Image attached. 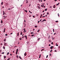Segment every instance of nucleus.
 Returning <instances> with one entry per match:
<instances>
[{
  "label": "nucleus",
  "instance_id": "1",
  "mask_svg": "<svg viewBox=\"0 0 60 60\" xmlns=\"http://www.w3.org/2000/svg\"><path fill=\"white\" fill-rule=\"evenodd\" d=\"M18 50H19V49H16V55H17V54H18Z\"/></svg>",
  "mask_w": 60,
  "mask_h": 60
},
{
  "label": "nucleus",
  "instance_id": "2",
  "mask_svg": "<svg viewBox=\"0 0 60 60\" xmlns=\"http://www.w3.org/2000/svg\"><path fill=\"white\" fill-rule=\"evenodd\" d=\"M24 37H25V38H27V36L26 35H25L24 36H23L22 37V38H24Z\"/></svg>",
  "mask_w": 60,
  "mask_h": 60
},
{
  "label": "nucleus",
  "instance_id": "3",
  "mask_svg": "<svg viewBox=\"0 0 60 60\" xmlns=\"http://www.w3.org/2000/svg\"><path fill=\"white\" fill-rule=\"evenodd\" d=\"M53 48H54V47L53 46H52L50 47V49H52Z\"/></svg>",
  "mask_w": 60,
  "mask_h": 60
},
{
  "label": "nucleus",
  "instance_id": "4",
  "mask_svg": "<svg viewBox=\"0 0 60 60\" xmlns=\"http://www.w3.org/2000/svg\"><path fill=\"white\" fill-rule=\"evenodd\" d=\"M7 43L5 42L4 44V46H5L6 45H7Z\"/></svg>",
  "mask_w": 60,
  "mask_h": 60
},
{
  "label": "nucleus",
  "instance_id": "5",
  "mask_svg": "<svg viewBox=\"0 0 60 60\" xmlns=\"http://www.w3.org/2000/svg\"><path fill=\"white\" fill-rule=\"evenodd\" d=\"M26 29H23V30H24V31H23V32H24V33H25V32H26Z\"/></svg>",
  "mask_w": 60,
  "mask_h": 60
},
{
  "label": "nucleus",
  "instance_id": "6",
  "mask_svg": "<svg viewBox=\"0 0 60 60\" xmlns=\"http://www.w3.org/2000/svg\"><path fill=\"white\" fill-rule=\"evenodd\" d=\"M5 14V12H4V11H3V15H4Z\"/></svg>",
  "mask_w": 60,
  "mask_h": 60
},
{
  "label": "nucleus",
  "instance_id": "7",
  "mask_svg": "<svg viewBox=\"0 0 60 60\" xmlns=\"http://www.w3.org/2000/svg\"><path fill=\"white\" fill-rule=\"evenodd\" d=\"M24 55L25 56H26V53L25 52L24 54Z\"/></svg>",
  "mask_w": 60,
  "mask_h": 60
},
{
  "label": "nucleus",
  "instance_id": "8",
  "mask_svg": "<svg viewBox=\"0 0 60 60\" xmlns=\"http://www.w3.org/2000/svg\"><path fill=\"white\" fill-rule=\"evenodd\" d=\"M17 36H18L19 35V33H18L17 34Z\"/></svg>",
  "mask_w": 60,
  "mask_h": 60
},
{
  "label": "nucleus",
  "instance_id": "9",
  "mask_svg": "<svg viewBox=\"0 0 60 60\" xmlns=\"http://www.w3.org/2000/svg\"><path fill=\"white\" fill-rule=\"evenodd\" d=\"M5 28L4 29V32H5Z\"/></svg>",
  "mask_w": 60,
  "mask_h": 60
},
{
  "label": "nucleus",
  "instance_id": "10",
  "mask_svg": "<svg viewBox=\"0 0 60 60\" xmlns=\"http://www.w3.org/2000/svg\"><path fill=\"white\" fill-rule=\"evenodd\" d=\"M41 55H39V58H41Z\"/></svg>",
  "mask_w": 60,
  "mask_h": 60
},
{
  "label": "nucleus",
  "instance_id": "11",
  "mask_svg": "<svg viewBox=\"0 0 60 60\" xmlns=\"http://www.w3.org/2000/svg\"><path fill=\"white\" fill-rule=\"evenodd\" d=\"M19 57L20 59H22V58H21V56H19Z\"/></svg>",
  "mask_w": 60,
  "mask_h": 60
},
{
  "label": "nucleus",
  "instance_id": "12",
  "mask_svg": "<svg viewBox=\"0 0 60 60\" xmlns=\"http://www.w3.org/2000/svg\"><path fill=\"white\" fill-rule=\"evenodd\" d=\"M9 54H10V53L9 52H8L7 54V55H8Z\"/></svg>",
  "mask_w": 60,
  "mask_h": 60
},
{
  "label": "nucleus",
  "instance_id": "13",
  "mask_svg": "<svg viewBox=\"0 0 60 60\" xmlns=\"http://www.w3.org/2000/svg\"><path fill=\"white\" fill-rule=\"evenodd\" d=\"M59 3L58 4H56V6H57V5H59Z\"/></svg>",
  "mask_w": 60,
  "mask_h": 60
},
{
  "label": "nucleus",
  "instance_id": "14",
  "mask_svg": "<svg viewBox=\"0 0 60 60\" xmlns=\"http://www.w3.org/2000/svg\"><path fill=\"white\" fill-rule=\"evenodd\" d=\"M53 8H56V7H55V5H54L53 6Z\"/></svg>",
  "mask_w": 60,
  "mask_h": 60
},
{
  "label": "nucleus",
  "instance_id": "15",
  "mask_svg": "<svg viewBox=\"0 0 60 60\" xmlns=\"http://www.w3.org/2000/svg\"><path fill=\"white\" fill-rule=\"evenodd\" d=\"M1 23H3V20H1Z\"/></svg>",
  "mask_w": 60,
  "mask_h": 60
},
{
  "label": "nucleus",
  "instance_id": "16",
  "mask_svg": "<svg viewBox=\"0 0 60 60\" xmlns=\"http://www.w3.org/2000/svg\"><path fill=\"white\" fill-rule=\"evenodd\" d=\"M28 3V1H27L26 2V4H27V3Z\"/></svg>",
  "mask_w": 60,
  "mask_h": 60
},
{
  "label": "nucleus",
  "instance_id": "17",
  "mask_svg": "<svg viewBox=\"0 0 60 60\" xmlns=\"http://www.w3.org/2000/svg\"><path fill=\"white\" fill-rule=\"evenodd\" d=\"M5 47H4V46H3V49H5Z\"/></svg>",
  "mask_w": 60,
  "mask_h": 60
},
{
  "label": "nucleus",
  "instance_id": "18",
  "mask_svg": "<svg viewBox=\"0 0 60 60\" xmlns=\"http://www.w3.org/2000/svg\"><path fill=\"white\" fill-rule=\"evenodd\" d=\"M25 11L26 12H27V11L26 10H25Z\"/></svg>",
  "mask_w": 60,
  "mask_h": 60
},
{
  "label": "nucleus",
  "instance_id": "19",
  "mask_svg": "<svg viewBox=\"0 0 60 60\" xmlns=\"http://www.w3.org/2000/svg\"><path fill=\"white\" fill-rule=\"evenodd\" d=\"M21 35H22V31H21Z\"/></svg>",
  "mask_w": 60,
  "mask_h": 60
},
{
  "label": "nucleus",
  "instance_id": "20",
  "mask_svg": "<svg viewBox=\"0 0 60 60\" xmlns=\"http://www.w3.org/2000/svg\"><path fill=\"white\" fill-rule=\"evenodd\" d=\"M57 43H56V46H58V44L57 45Z\"/></svg>",
  "mask_w": 60,
  "mask_h": 60
},
{
  "label": "nucleus",
  "instance_id": "21",
  "mask_svg": "<svg viewBox=\"0 0 60 60\" xmlns=\"http://www.w3.org/2000/svg\"><path fill=\"white\" fill-rule=\"evenodd\" d=\"M46 21V19H44L43 20V21Z\"/></svg>",
  "mask_w": 60,
  "mask_h": 60
},
{
  "label": "nucleus",
  "instance_id": "22",
  "mask_svg": "<svg viewBox=\"0 0 60 60\" xmlns=\"http://www.w3.org/2000/svg\"><path fill=\"white\" fill-rule=\"evenodd\" d=\"M45 11H47V8L45 9Z\"/></svg>",
  "mask_w": 60,
  "mask_h": 60
},
{
  "label": "nucleus",
  "instance_id": "23",
  "mask_svg": "<svg viewBox=\"0 0 60 60\" xmlns=\"http://www.w3.org/2000/svg\"><path fill=\"white\" fill-rule=\"evenodd\" d=\"M4 41H6V40L5 39H4Z\"/></svg>",
  "mask_w": 60,
  "mask_h": 60
},
{
  "label": "nucleus",
  "instance_id": "24",
  "mask_svg": "<svg viewBox=\"0 0 60 60\" xmlns=\"http://www.w3.org/2000/svg\"><path fill=\"white\" fill-rule=\"evenodd\" d=\"M3 4H4V3L3 2H2L1 3V4H2V5H3Z\"/></svg>",
  "mask_w": 60,
  "mask_h": 60
},
{
  "label": "nucleus",
  "instance_id": "25",
  "mask_svg": "<svg viewBox=\"0 0 60 60\" xmlns=\"http://www.w3.org/2000/svg\"><path fill=\"white\" fill-rule=\"evenodd\" d=\"M4 59H5V58H6V56H4Z\"/></svg>",
  "mask_w": 60,
  "mask_h": 60
},
{
  "label": "nucleus",
  "instance_id": "26",
  "mask_svg": "<svg viewBox=\"0 0 60 60\" xmlns=\"http://www.w3.org/2000/svg\"><path fill=\"white\" fill-rule=\"evenodd\" d=\"M40 38H39L38 39V41H40Z\"/></svg>",
  "mask_w": 60,
  "mask_h": 60
},
{
  "label": "nucleus",
  "instance_id": "27",
  "mask_svg": "<svg viewBox=\"0 0 60 60\" xmlns=\"http://www.w3.org/2000/svg\"><path fill=\"white\" fill-rule=\"evenodd\" d=\"M39 31H40V30H38L37 31V32H39Z\"/></svg>",
  "mask_w": 60,
  "mask_h": 60
},
{
  "label": "nucleus",
  "instance_id": "28",
  "mask_svg": "<svg viewBox=\"0 0 60 60\" xmlns=\"http://www.w3.org/2000/svg\"><path fill=\"white\" fill-rule=\"evenodd\" d=\"M38 27V26H35V27Z\"/></svg>",
  "mask_w": 60,
  "mask_h": 60
},
{
  "label": "nucleus",
  "instance_id": "29",
  "mask_svg": "<svg viewBox=\"0 0 60 60\" xmlns=\"http://www.w3.org/2000/svg\"><path fill=\"white\" fill-rule=\"evenodd\" d=\"M49 42H51V40H49Z\"/></svg>",
  "mask_w": 60,
  "mask_h": 60
},
{
  "label": "nucleus",
  "instance_id": "30",
  "mask_svg": "<svg viewBox=\"0 0 60 60\" xmlns=\"http://www.w3.org/2000/svg\"><path fill=\"white\" fill-rule=\"evenodd\" d=\"M27 44H28V43H29V42H28V41H27Z\"/></svg>",
  "mask_w": 60,
  "mask_h": 60
},
{
  "label": "nucleus",
  "instance_id": "31",
  "mask_svg": "<svg viewBox=\"0 0 60 60\" xmlns=\"http://www.w3.org/2000/svg\"><path fill=\"white\" fill-rule=\"evenodd\" d=\"M44 6V5H43L42 6V5H41V7H43V6Z\"/></svg>",
  "mask_w": 60,
  "mask_h": 60
},
{
  "label": "nucleus",
  "instance_id": "32",
  "mask_svg": "<svg viewBox=\"0 0 60 60\" xmlns=\"http://www.w3.org/2000/svg\"><path fill=\"white\" fill-rule=\"evenodd\" d=\"M5 35L6 36H7V35H8L7 34H5Z\"/></svg>",
  "mask_w": 60,
  "mask_h": 60
},
{
  "label": "nucleus",
  "instance_id": "33",
  "mask_svg": "<svg viewBox=\"0 0 60 60\" xmlns=\"http://www.w3.org/2000/svg\"><path fill=\"white\" fill-rule=\"evenodd\" d=\"M47 15H49V13L48 12L47 13Z\"/></svg>",
  "mask_w": 60,
  "mask_h": 60
},
{
  "label": "nucleus",
  "instance_id": "34",
  "mask_svg": "<svg viewBox=\"0 0 60 60\" xmlns=\"http://www.w3.org/2000/svg\"><path fill=\"white\" fill-rule=\"evenodd\" d=\"M2 54H4V52H3L2 53Z\"/></svg>",
  "mask_w": 60,
  "mask_h": 60
},
{
  "label": "nucleus",
  "instance_id": "35",
  "mask_svg": "<svg viewBox=\"0 0 60 60\" xmlns=\"http://www.w3.org/2000/svg\"><path fill=\"white\" fill-rule=\"evenodd\" d=\"M34 34H32V35H31L33 37V36H34Z\"/></svg>",
  "mask_w": 60,
  "mask_h": 60
},
{
  "label": "nucleus",
  "instance_id": "36",
  "mask_svg": "<svg viewBox=\"0 0 60 60\" xmlns=\"http://www.w3.org/2000/svg\"><path fill=\"white\" fill-rule=\"evenodd\" d=\"M51 44H52V45L53 44V42H52L51 43Z\"/></svg>",
  "mask_w": 60,
  "mask_h": 60
},
{
  "label": "nucleus",
  "instance_id": "37",
  "mask_svg": "<svg viewBox=\"0 0 60 60\" xmlns=\"http://www.w3.org/2000/svg\"><path fill=\"white\" fill-rule=\"evenodd\" d=\"M52 50H51V51H50V52H52Z\"/></svg>",
  "mask_w": 60,
  "mask_h": 60
},
{
  "label": "nucleus",
  "instance_id": "38",
  "mask_svg": "<svg viewBox=\"0 0 60 60\" xmlns=\"http://www.w3.org/2000/svg\"><path fill=\"white\" fill-rule=\"evenodd\" d=\"M43 20H42L41 21V22H43Z\"/></svg>",
  "mask_w": 60,
  "mask_h": 60
},
{
  "label": "nucleus",
  "instance_id": "39",
  "mask_svg": "<svg viewBox=\"0 0 60 60\" xmlns=\"http://www.w3.org/2000/svg\"><path fill=\"white\" fill-rule=\"evenodd\" d=\"M44 50V49H42L41 50V51H42V50Z\"/></svg>",
  "mask_w": 60,
  "mask_h": 60
},
{
  "label": "nucleus",
  "instance_id": "40",
  "mask_svg": "<svg viewBox=\"0 0 60 60\" xmlns=\"http://www.w3.org/2000/svg\"><path fill=\"white\" fill-rule=\"evenodd\" d=\"M48 55H47L46 56V58H48Z\"/></svg>",
  "mask_w": 60,
  "mask_h": 60
},
{
  "label": "nucleus",
  "instance_id": "41",
  "mask_svg": "<svg viewBox=\"0 0 60 60\" xmlns=\"http://www.w3.org/2000/svg\"><path fill=\"white\" fill-rule=\"evenodd\" d=\"M38 8H39V9H40V8H41L40 7H39Z\"/></svg>",
  "mask_w": 60,
  "mask_h": 60
},
{
  "label": "nucleus",
  "instance_id": "42",
  "mask_svg": "<svg viewBox=\"0 0 60 60\" xmlns=\"http://www.w3.org/2000/svg\"><path fill=\"white\" fill-rule=\"evenodd\" d=\"M36 15L37 16H38V15L37 14Z\"/></svg>",
  "mask_w": 60,
  "mask_h": 60
},
{
  "label": "nucleus",
  "instance_id": "43",
  "mask_svg": "<svg viewBox=\"0 0 60 60\" xmlns=\"http://www.w3.org/2000/svg\"><path fill=\"white\" fill-rule=\"evenodd\" d=\"M58 21H56V22H58Z\"/></svg>",
  "mask_w": 60,
  "mask_h": 60
},
{
  "label": "nucleus",
  "instance_id": "44",
  "mask_svg": "<svg viewBox=\"0 0 60 60\" xmlns=\"http://www.w3.org/2000/svg\"><path fill=\"white\" fill-rule=\"evenodd\" d=\"M1 45H3V44L2 43L0 44Z\"/></svg>",
  "mask_w": 60,
  "mask_h": 60
},
{
  "label": "nucleus",
  "instance_id": "45",
  "mask_svg": "<svg viewBox=\"0 0 60 60\" xmlns=\"http://www.w3.org/2000/svg\"><path fill=\"white\" fill-rule=\"evenodd\" d=\"M2 51V50H0V52H1Z\"/></svg>",
  "mask_w": 60,
  "mask_h": 60
},
{
  "label": "nucleus",
  "instance_id": "46",
  "mask_svg": "<svg viewBox=\"0 0 60 60\" xmlns=\"http://www.w3.org/2000/svg\"><path fill=\"white\" fill-rule=\"evenodd\" d=\"M8 60H10V58H8L7 59Z\"/></svg>",
  "mask_w": 60,
  "mask_h": 60
},
{
  "label": "nucleus",
  "instance_id": "47",
  "mask_svg": "<svg viewBox=\"0 0 60 60\" xmlns=\"http://www.w3.org/2000/svg\"><path fill=\"white\" fill-rule=\"evenodd\" d=\"M33 17L34 18V16L33 15Z\"/></svg>",
  "mask_w": 60,
  "mask_h": 60
},
{
  "label": "nucleus",
  "instance_id": "48",
  "mask_svg": "<svg viewBox=\"0 0 60 60\" xmlns=\"http://www.w3.org/2000/svg\"><path fill=\"white\" fill-rule=\"evenodd\" d=\"M45 11H44V10H43L42 11L43 12H44Z\"/></svg>",
  "mask_w": 60,
  "mask_h": 60
},
{
  "label": "nucleus",
  "instance_id": "49",
  "mask_svg": "<svg viewBox=\"0 0 60 60\" xmlns=\"http://www.w3.org/2000/svg\"><path fill=\"white\" fill-rule=\"evenodd\" d=\"M31 34H33V32H31Z\"/></svg>",
  "mask_w": 60,
  "mask_h": 60
},
{
  "label": "nucleus",
  "instance_id": "50",
  "mask_svg": "<svg viewBox=\"0 0 60 60\" xmlns=\"http://www.w3.org/2000/svg\"><path fill=\"white\" fill-rule=\"evenodd\" d=\"M39 22H40V21H38V23H39Z\"/></svg>",
  "mask_w": 60,
  "mask_h": 60
},
{
  "label": "nucleus",
  "instance_id": "51",
  "mask_svg": "<svg viewBox=\"0 0 60 60\" xmlns=\"http://www.w3.org/2000/svg\"><path fill=\"white\" fill-rule=\"evenodd\" d=\"M49 55L50 56H51V54H49Z\"/></svg>",
  "mask_w": 60,
  "mask_h": 60
},
{
  "label": "nucleus",
  "instance_id": "52",
  "mask_svg": "<svg viewBox=\"0 0 60 60\" xmlns=\"http://www.w3.org/2000/svg\"><path fill=\"white\" fill-rule=\"evenodd\" d=\"M4 8V6H2V8Z\"/></svg>",
  "mask_w": 60,
  "mask_h": 60
},
{
  "label": "nucleus",
  "instance_id": "53",
  "mask_svg": "<svg viewBox=\"0 0 60 60\" xmlns=\"http://www.w3.org/2000/svg\"><path fill=\"white\" fill-rule=\"evenodd\" d=\"M54 51H55V52H57V51L56 50H55Z\"/></svg>",
  "mask_w": 60,
  "mask_h": 60
},
{
  "label": "nucleus",
  "instance_id": "54",
  "mask_svg": "<svg viewBox=\"0 0 60 60\" xmlns=\"http://www.w3.org/2000/svg\"><path fill=\"white\" fill-rule=\"evenodd\" d=\"M8 10H11V9L10 8H9V9H8Z\"/></svg>",
  "mask_w": 60,
  "mask_h": 60
},
{
  "label": "nucleus",
  "instance_id": "55",
  "mask_svg": "<svg viewBox=\"0 0 60 60\" xmlns=\"http://www.w3.org/2000/svg\"><path fill=\"white\" fill-rule=\"evenodd\" d=\"M56 34V33H54V35H55V34Z\"/></svg>",
  "mask_w": 60,
  "mask_h": 60
},
{
  "label": "nucleus",
  "instance_id": "56",
  "mask_svg": "<svg viewBox=\"0 0 60 60\" xmlns=\"http://www.w3.org/2000/svg\"><path fill=\"white\" fill-rule=\"evenodd\" d=\"M29 6H31V4H30L29 5Z\"/></svg>",
  "mask_w": 60,
  "mask_h": 60
},
{
  "label": "nucleus",
  "instance_id": "57",
  "mask_svg": "<svg viewBox=\"0 0 60 60\" xmlns=\"http://www.w3.org/2000/svg\"><path fill=\"white\" fill-rule=\"evenodd\" d=\"M50 44H49V46H50Z\"/></svg>",
  "mask_w": 60,
  "mask_h": 60
},
{
  "label": "nucleus",
  "instance_id": "58",
  "mask_svg": "<svg viewBox=\"0 0 60 60\" xmlns=\"http://www.w3.org/2000/svg\"><path fill=\"white\" fill-rule=\"evenodd\" d=\"M22 39V38H21L20 39H19V40H21Z\"/></svg>",
  "mask_w": 60,
  "mask_h": 60
},
{
  "label": "nucleus",
  "instance_id": "59",
  "mask_svg": "<svg viewBox=\"0 0 60 60\" xmlns=\"http://www.w3.org/2000/svg\"><path fill=\"white\" fill-rule=\"evenodd\" d=\"M29 12H30H30H31V11H29Z\"/></svg>",
  "mask_w": 60,
  "mask_h": 60
},
{
  "label": "nucleus",
  "instance_id": "60",
  "mask_svg": "<svg viewBox=\"0 0 60 60\" xmlns=\"http://www.w3.org/2000/svg\"><path fill=\"white\" fill-rule=\"evenodd\" d=\"M59 49H60V46L59 47Z\"/></svg>",
  "mask_w": 60,
  "mask_h": 60
},
{
  "label": "nucleus",
  "instance_id": "61",
  "mask_svg": "<svg viewBox=\"0 0 60 60\" xmlns=\"http://www.w3.org/2000/svg\"><path fill=\"white\" fill-rule=\"evenodd\" d=\"M45 17V16H42V17Z\"/></svg>",
  "mask_w": 60,
  "mask_h": 60
},
{
  "label": "nucleus",
  "instance_id": "62",
  "mask_svg": "<svg viewBox=\"0 0 60 60\" xmlns=\"http://www.w3.org/2000/svg\"><path fill=\"white\" fill-rule=\"evenodd\" d=\"M45 16L46 17H47V15H45Z\"/></svg>",
  "mask_w": 60,
  "mask_h": 60
},
{
  "label": "nucleus",
  "instance_id": "63",
  "mask_svg": "<svg viewBox=\"0 0 60 60\" xmlns=\"http://www.w3.org/2000/svg\"><path fill=\"white\" fill-rule=\"evenodd\" d=\"M41 16L42 17V15H41Z\"/></svg>",
  "mask_w": 60,
  "mask_h": 60
},
{
  "label": "nucleus",
  "instance_id": "64",
  "mask_svg": "<svg viewBox=\"0 0 60 60\" xmlns=\"http://www.w3.org/2000/svg\"><path fill=\"white\" fill-rule=\"evenodd\" d=\"M45 6H44V8H45Z\"/></svg>",
  "mask_w": 60,
  "mask_h": 60
}]
</instances>
